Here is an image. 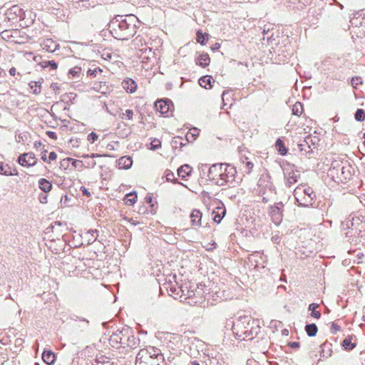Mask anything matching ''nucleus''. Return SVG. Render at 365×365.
Wrapping results in <instances>:
<instances>
[{"instance_id":"obj_1","label":"nucleus","mask_w":365,"mask_h":365,"mask_svg":"<svg viewBox=\"0 0 365 365\" xmlns=\"http://www.w3.org/2000/svg\"><path fill=\"white\" fill-rule=\"evenodd\" d=\"M137 18L130 14L117 16L110 23V33L115 38L119 40H128L136 33Z\"/></svg>"},{"instance_id":"obj_2","label":"nucleus","mask_w":365,"mask_h":365,"mask_svg":"<svg viewBox=\"0 0 365 365\" xmlns=\"http://www.w3.org/2000/svg\"><path fill=\"white\" fill-rule=\"evenodd\" d=\"M259 327H254V321L249 316L240 317L232 326L233 333L239 339H252L259 330Z\"/></svg>"},{"instance_id":"obj_3","label":"nucleus","mask_w":365,"mask_h":365,"mask_svg":"<svg viewBox=\"0 0 365 365\" xmlns=\"http://www.w3.org/2000/svg\"><path fill=\"white\" fill-rule=\"evenodd\" d=\"M156 359L157 361H163L164 357L161 351L154 346H149L145 349H141L136 356L135 365H145L148 360Z\"/></svg>"},{"instance_id":"obj_4","label":"nucleus","mask_w":365,"mask_h":365,"mask_svg":"<svg viewBox=\"0 0 365 365\" xmlns=\"http://www.w3.org/2000/svg\"><path fill=\"white\" fill-rule=\"evenodd\" d=\"M294 197L301 206L308 207L312 205L316 195L311 187H297L294 190Z\"/></svg>"},{"instance_id":"obj_5","label":"nucleus","mask_w":365,"mask_h":365,"mask_svg":"<svg viewBox=\"0 0 365 365\" xmlns=\"http://www.w3.org/2000/svg\"><path fill=\"white\" fill-rule=\"evenodd\" d=\"M236 173L237 170L235 167L225 164L221 176L217 179L216 183L220 186L226 184L233 186V184L235 182Z\"/></svg>"},{"instance_id":"obj_6","label":"nucleus","mask_w":365,"mask_h":365,"mask_svg":"<svg viewBox=\"0 0 365 365\" xmlns=\"http://www.w3.org/2000/svg\"><path fill=\"white\" fill-rule=\"evenodd\" d=\"M202 287H197L195 289L187 290V299L191 305L201 304L204 301Z\"/></svg>"},{"instance_id":"obj_7","label":"nucleus","mask_w":365,"mask_h":365,"mask_svg":"<svg viewBox=\"0 0 365 365\" xmlns=\"http://www.w3.org/2000/svg\"><path fill=\"white\" fill-rule=\"evenodd\" d=\"M127 333L129 334V329H124L121 331H117L110 336L109 344L114 348H119L121 346V341L124 336H126Z\"/></svg>"},{"instance_id":"obj_8","label":"nucleus","mask_w":365,"mask_h":365,"mask_svg":"<svg viewBox=\"0 0 365 365\" xmlns=\"http://www.w3.org/2000/svg\"><path fill=\"white\" fill-rule=\"evenodd\" d=\"M283 206V203L279 202L270 207V215L272 219V222L277 225H279L282 220Z\"/></svg>"},{"instance_id":"obj_9","label":"nucleus","mask_w":365,"mask_h":365,"mask_svg":"<svg viewBox=\"0 0 365 365\" xmlns=\"http://www.w3.org/2000/svg\"><path fill=\"white\" fill-rule=\"evenodd\" d=\"M18 162L22 166L31 167L36 163V158L33 153L21 154L18 158Z\"/></svg>"},{"instance_id":"obj_10","label":"nucleus","mask_w":365,"mask_h":365,"mask_svg":"<svg viewBox=\"0 0 365 365\" xmlns=\"http://www.w3.org/2000/svg\"><path fill=\"white\" fill-rule=\"evenodd\" d=\"M123 339L121 341V346L129 347L130 349L135 348L139 344V339L136 338L133 334L130 329H129V334L127 333L126 336L123 338Z\"/></svg>"},{"instance_id":"obj_11","label":"nucleus","mask_w":365,"mask_h":365,"mask_svg":"<svg viewBox=\"0 0 365 365\" xmlns=\"http://www.w3.org/2000/svg\"><path fill=\"white\" fill-rule=\"evenodd\" d=\"M21 31L19 29L5 30L1 32L2 38L6 41H14L16 43H21L23 41L18 40L20 36Z\"/></svg>"},{"instance_id":"obj_12","label":"nucleus","mask_w":365,"mask_h":365,"mask_svg":"<svg viewBox=\"0 0 365 365\" xmlns=\"http://www.w3.org/2000/svg\"><path fill=\"white\" fill-rule=\"evenodd\" d=\"M225 165V164L223 163L212 165L209 168L207 174L208 178L211 180H216L217 181V179L221 176V173L224 170Z\"/></svg>"},{"instance_id":"obj_13","label":"nucleus","mask_w":365,"mask_h":365,"mask_svg":"<svg viewBox=\"0 0 365 365\" xmlns=\"http://www.w3.org/2000/svg\"><path fill=\"white\" fill-rule=\"evenodd\" d=\"M155 106L157 111L165 115L168 113L170 106L173 105L170 100H158L155 102Z\"/></svg>"},{"instance_id":"obj_14","label":"nucleus","mask_w":365,"mask_h":365,"mask_svg":"<svg viewBox=\"0 0 365 365\" xmlns=\"http://www.w3.org/2000/svg\"><path fill=\"white\" fill-rule=\"evenodd\" d=\"M191 225L195 227L201 226L202 214L199 210H194L190 214Z\"/></svg>"},{"instance_id":"obj_15","label":"nucleus","mask_w":365,"mask_h":365,"mask_svg":"<svg viewBox=\"0 0 365 365\" xmlns=\"http://www.w3.org/2000/svg\"><path fill=\"white\" fill-rule=\"evenodd\" d=\"M122 86L127 92L130 93H134L137 88V84L135 81L131 78L123 80L122 82Z\"/></svg>"},{"instance_id":"obj_16","label":"nucleus","mask_w":365,"mask_h":365,"mask_svg":"<svg viewBox=\"0 0 365 365\" xmlns=\"http://www.w3.org/2000/svg\"><path fill=\"white\" fill-rule=\"evenodd\" d=\"M192 171V168L189 165H183L178 169V175L182 179H185L187 176H189Z\"/></svg>"},{"instance_id":"obj_17","label":"nucleus","mask_w":365,"mask_h":365,"mask_svg":"<svg viewBox=\"0 0 365 365\" xmlns=\"http://www.w3.org/2000/svg\"><path fill=\"white\" fill-rule=\"evenodd\" d=\"M38 187L44 192H48L52 189V184L45 178L38 180Z\"/></svg>"},{"instance_id":"obj_18","label":"nucleus","mask_w":365,"mask_h":365,"mask_svg":"<svg viewBox=\"0 0 365 365\" xmlns=\"http://www.w3.org/2000/svg\"><path fill=\"white\" fill-rule=\"evenodd\" d=\"M133 160L131 158L123 156L118 160V165L120 168L128 169L131 167Z\"/></svg>"},{"instance_id":"obj_19","label":"nucleus","mask_w":365,"mask_h":365,"mask_svg":"<svg viewBox=\"0 0 365 365\" xmlns=\"http://www.w3.org/2000/svg\"><path fill=\"white\" fill-rule=\"evenodd\" d=\"M210 62V58L207 53H202L197 58L196 63L202 67H205L209 65Z\"/></svg>"},{"instance_id":"obj_20","label":"nucleus","mask_w":365,"mask_h":365,"mask_svg":"<svg viewBox=\"0 0 365 365\" xmlns=\"http://www.w3.org/2000/svg\"><path fill=\"white\" fill-rule=\"evenodd\" d=\"M42 359L47 364H52L55 361L54 353L51 351H43L42 354Z\"/></svg>"},{"instance_id":"obj_21","label":"nucleus","mask_w":365,"mask_h":365,"mask_svg":"<svg viewBox=\"0 0 365 365\" xmlns=\"http://www.w3.org/2000/svg\"><path fill=\"white\" fill-rule=\"evenodd\" d=\"M241 163L244 165L243 169H245V172L247 174L250 173L253 168V163L249 160V158L247 156L241 158Z\"/></svg>"},{"instance_id":"obj_22","label":"nucleus","mask_w":365,"mask_h":365,"mask_svg":"<svg viewBox=\"0 0 365 365\" xmlns=\"http://www.w3.org/2000/svg\"><path fill=\"white\" fill-rule=\"evenodd\" d=\"M58 45L51 39H46L43 43V48L48 52H53L57 48Z\"/></svg>"},{"instance_id":"obj_23","label":"nucleus","mask_w":365,"mask_h":365,"mask_svg":"<svg viewBox=\"0 0 365 365\" xmlns=\"http://www.w3.org/2000/svg\"><path fill=\"white\" fill-rule=\"evenodd\" d=\"M216 209L217 210V211H215V210L213 211V214L215 215L214 217H213V220L215 222L219 223L222 220V217L225 216L226 211L224 207H218Z\"/></svg>"},{"instance_id":"obj_24","label":"nucleus","mask_w":365,"mask_h":365,"mask_svg":"<svg viewBox=\"0 0 365 365\" xmlns=\"http://www.w3.org/2000/svg\"><path fill=\"white\" fill-rule=\"evenodd\" d=\"M30 88L32 90V93L35 95H38L41 92V83L40 81H31L29 83Z\"/></svg>"},{"instance_id":"obj_25","label":"nucleus","mask_w":365,"mask_h":365,"mask_svg":"<svg viewBox=\"0 0 365 365\" xmlns=\"http://www.w3.org/2000/svg\"><path fill=\"white\" fill-rule=\"evenodd\" d=\"M137 200V194L133 192H130L125 195L124 198L125 204L127 205H133L135 203Z\"/></svg>"},{"instance_id":"obj_26","label":"nucleus","mask_w":365,"mask_h":365,"mask_svg":"<svg viewBox=\"0 0 365 365\" xmlns=\"http://www.w3.org/2000/svg\"><path fill=\"white\" fill-rule=\"evenodd\" d=\"M305 331L309 336H316L318 328L315 324H309L305 326Z\"/></svg>"},{"instance_id":"obj_27","label":"nucleus","mask_w":365,"mask_h":365,"mask_svg":"<svg viewBox=\"0 0 365 365\" xmlns=\"http://www.w3.org/2000/svg\"><path fill=\"white\" fill-rule=\"evenodd\" d=\"M275 147L279 152V153L282 155H284L287 153V150L281 139H277L275 143Z\"/></svg>"},{"instance_id":"obj_28","label":"nucleus","mask_w":365,"mask_h":365,"mask_svg":"<svg viewBox=\"0 0 365 365\" xmlns=\"http://www.w3.org/2000/svg\"><path fill=\"white\" fill-rule=\"evenodd\" d=\"M258 258L263 260V255L259 252H256L250 255L249 260L251 263H255V267H258L261 264Z\"/></svg>"},{"instance_id":"obj_29","label":"nucleus","mask_w":365,"mask_h":365,"mask_svg":"<svg viewBox=\"0 0 365 365\" xmlns=\"http://www.w3.org/2000/svg\"><path fill=\"white\" fill-rule=\"evenodd\" d=\"M319 307V304L316 303H312L309 306V310L311 311V316L316 318L319 319L321 317V313L316 309Z\"/></svg>"},{"instance_id":"obj_30","label":"nucleus","mask_w":365,"mask_h":365,"mask_svg":"<svg viewBox=\"0 0 365 365\" xmlns=\"http://www.w3.org/2000/svg\"><path fill=\"white\" fill-rule=\"evenodd\" d=\"M211 79L212 77L210 76H202L199 79V84L200 85V86L204 87L205 88H207V86H209V88H211Z\"/></svg>"},{"instance_id":"obj_31","label":"nucleus","mask_w":365,"mask_h":365,"mask_svg":"<svg viewBox=\"0 0 365 365\" xmlns=\"http://www.w3.org/2000/svg\"><path fill=\"white\" fill-rule=\"evenodd\" d=\"M292 114L300 116L303 111V106L300 102H296L292 106Z\"/></svg>"},{"instance_id":"obj_32","label":"nucleus","mask_w":365,"mask_h":365,"mask_svg":"<svg viewBox=\"0 0 365 365\" xmlns=\"http://www.w3.org/2000/svg\"><path fill=\"white\" fill-rule=\"evenodd\" d=\"M352 337L349 336L344 339L342 341V346L346 350H351L355 347V344L351 342Z\"/></svg>"},{"instance_id":"obj_33","label":"nucleus","mask_w":365,"mask_h":365,"mask_svg":"<svg viewBox=\"0 0 365 365\" xmlns=\"http://www.w3.org/2000/svg\"><path fill=\"white\" fill-rule=\"evenodd\" d=\"M98 231L97 230H90L86 233V236L88 237V244H91L95 242L98 237Z\"/></svg>"},{"instance_id":"obj_34","label":"nucleus","mask_w":365,"mask_h":365,"mask_svg":"<svg viewBox=\"0 0 365 365\" xmlns=\"http://www.w3.org/2000/svg\"><path fill=\"white\" fill-rule=\"evenodd\" d=\"M207 40L208 38L207 34H202L200 31H198L197 32V41L198 43H200L202 45H205Z\"/></svg>"},{"instance_id":"obj_35","label":"nucleus","mask_w":365,"mask_h":365,"mask_svg":"<svg viewBox=\"0 0 365 365\" xmlns=\"http://www.w3.org/2000/svg\"><path fill=\"white\" fill-rule=\"evenodd\" d=\"M297 178L298 176L294 172L289 173L287 179V185L290 187L292 184L297 181Z\"/></svg>"},{"instance_id":"obj_36","label":"nucleus","mask_w":365,"mask_h":365,"mask_svg":"<svg viewBox=\"0 0 365 365\" xmlns=\"http://www.w3.org/2000/svg\"><path fill=\"white\" fill-rule=\"evenodd\" d=\"M198 134V130L195 128H193L192 132H190L186 135V140L187 142L195 140Z\"/></svg>"},{"instance_id":"obj_37","label":"nucleus","mask_w":365,"mask_h":365,"mask_svg":"<svg viewBox=\"0 0 365 365\" xmlns=\"http://www.w3.org/2000/svg\"><path fill=\"white\" fill-rule=\"evenodd\" d=\"M42 67H50L51 70H56L58 67V64L54 61H44L42 62Z\"/></svg>"},{"instance_id":"obj_38","label":"nucleus","mask_w":365,"mask_h":365,"mask_svg":"<svg viewBox=\"0 0 365 365\" xmlns=\"http://www.w3.org/2000/svg\"><path fill=\"white\" fill-rule=\"evenodd\" d=\"M354 118L357 121H363L365 120V112L363 109L359 108L356 110Z\"/></svg>"},{"instance_id":"obj_39","label":"nucleus","mask_w":365,"mask_h":365,"mask_svg":"<svg viewBox=\"0 0 365 365\" xmlns=\"http://www.w3.org/2000/svg\"><path fill=\"white\" fill-rule=\"evenodd\" d=\"M166 180L167 181H172L174 182H177V180L175 179L174 173L170 170H166Z\"/></svg>"},{"instance_id":"obj_40","label":"nucleus","mask_w":365,"mask_h":365,"mask_svg":"<svg viewBox=\"0 0 365 365\" xmlns=\"http://www.w3.org/2000/svg\"><path fill=\"white\" fill-rule=\"evenodd\" d=\"M101 73L102 70L100 68H96L94 69H88L87 75L90 76H96L98 73Z\"/></svg>"},{"instance_id":"obj_41","label":"nucleus","mask_w":365,"mask_h":365,"mask_svg":"<svg viewBox=\"0 0 365 365\" xmlns=\"http://www.w3.org/2000/svg\"><path fill=\"white\" fill-rule=\"evenodd\" d=\"M150 145L151 149L155 150L160 147L161 143L158 139L155 138L151 142Z\"/></svg>"},{"instance_id":"obj_42","label":"nucleus","mask_w":365,"mask_h":365,"mask_svg":"<svg viewBox=\"0 0 365 365\" xmlns=\"http://www.w3.org/2000/svg\"><path fill=\"white\" fill-rule=\"evenodd\" d=\"M340 330H341L340 326H339L338 324H335L334 322L331 324V329H330V332L332 334H336Z\"/></svg>"},{"instance_id":"obj_43","label":"nucleus","mask_w":365,"mask_h":365,"mask_svg":"<svg viewBox=\"0 0 365 365\" xmlns=\"http://www.w3.org/2000/svg\"><path fill=\"white\" fill-rule=\"evenodd\" d=\"M98 138V135L96 133L92 132L90 134H88L87 140L91 143H93L96 140H97Z\"/></svg>"},{"instance_id":"obj_44","label":"nucleus","mask_w":365,"mask_h":365,"mask_svg":"<svg viewBox=\"0 0 365 365\" xmlns=\"http://www.w3.org/2000/svg\"><path fill=\"white\" fill-rule=\"evenodd\" d=\"M345 170H346V168L343 166L341 168L340 171H341L342 178H344V180H346L350 178L351 174H350L349 171H348V170L346 171Z\"/></svg>"},{"instance_id":"obj_45","label":"nucleus","mask_w":365,"mask_h":365,"mask_svg":"<svg viewBox=\"0 0 365 365\" xmlns=\"http://www.w3.org/2000/svg\"><path fill=\"white\" fill-rule=\"evenodd\" d=\"M81 71V68L74 67L69 71V73H71L73 76H78Z\"/></svg>"},{"instance_id":"obj_46","label":"nucleus","mask_w":365,"mask_h":365,"mask_svg":"<svg viewBox=\"0 0 365 365\" xmlns=\"http://www.w3.org/2000/svg\"><path fill=\"white\" fill-rule=\"evenodd\" d=\"M362 81L360 77H355L351 79V85L356 88L359 84H361Z\"/></svg>"},{"instance_id":"obj_47","label":"nucleus","mask_w":365,"mask_h":365,"mask_svg":"<svg viewBox=\"0 0 365 365\" xmlns=\"http://www.w3.org/2000/svg\"><path fill=\"white\" fill-rule=\"evenodd\" d=\"M68 160H72V165L75 168H78L81 165L82 167L83 165V162L81 160H77L71 158H68Z\"/></svg>"},{"instance_id":"obj_48","label":"nucleus","mask_w":365,"mask_h":365,"mask_svg":"<svg viewBox=\"0 0 365 365\" xmlns=\"http://www.w3.org/2000/svg\"><path fill=\"white\" fill-rule=\"evenodd\" d=\"M103 155H101V154H98V153H92L91 155H88V154H84L82 155V158H99V157H102ZM103 156H106V155H104Z\"/></svg>"},{"instance_id":"obj_49","label":"nucleus","mask_w":365,"mask_h":365,"mask_svg":"<svg viewBox=\"0 0 365 365\" xmlns=\"http://www.w3.org/2000/svg\"><path fill=\"white\" fill-rule=\"evenodd\" d=\"M86 165L85 167L86 168H93L96 165V162L93 160H88L86 162Z\"/></svg>"},{"instance_id":"obj_50","label":"nucleus","mask_w":365,"mask_h":365,"mask_svg":"<svg viewBox=\"0 0 365 365\" xmlns=\"http://www.w3.org/2000/svg\"><path fill=\"white\" fill-rule=\"evenodd\" d=\"M123 115H125L128 119L131 120L133 118V111L130 109H127L125 113H123Z\"/></svg>"},{"instance_id":"obj_51","label":"nucleus","mask_w":365,"mask_h":365,"mask_svg":"<svg viewBox=\"0 0 365 365\" xmlns=\"http://www.w3.org/2000/svg\"><path fill=\"white\" fill-rule=\"evenodd\" d=\"M163 361H157L156 359H153L152 360H148V365H160V362H163Z\"/></svg>"},{"instance_id":"obj_52","label":"nucleus","mask_w":365,"mask_h":365,"mask_svg":"<svg viewBox=\"0 0 365 365\" xmlns=\"http://www.w3.org/2000/svg\"><path fill=\"white\" fill-rule=\"evenodd\" d=\"M212 297L214 300H217V299H222V293L220 292L216 291L215 293L212 295Z\"/></svg>"},{"instance_id":"obj_53","label":"nucleus","mask_w":365,"mask_h":365,"mask_svg":"<svg viewBox=\"0 0 365 365\" xmlns=\"http://www.w3.org/2000/svg\"><path fill=\"white\" fill-rule=\"evenodd\" d=\"M46 135L48 136V138H51L53 140H56L57 139V135L53 131H47L46 132Z\"/></svg>"},{"instance_id":"obj_54","label":"nucleus","mask_w":365,"mask_h":365,"mask_svg":"<svg viewBox=\"0 0 365 365\" xmlns=\"http://www.w3.org/2000/svg\"><path fill=\"white\" fill-rule=\"evenodd\" d=\"M4 165L3 163H0V174H4L5 175H9L10 174L7 170H4Z\"/></svg>"},{"instance_id":"obj_55","label":"nucleus","mask_w":365,"mask_h":365,"mask_svg":"<svg viewBox=\"0 0 365 365\" xmlns=\"http://www.w3.org/2000/svg\"><path fill=\"white\" fill-rule=\"evenodd\" d=\"M81 190L83 195H86L88 197H91V192L85 187H81Z\"/></svg>"},{"instance_id":"obj_56","label":"nucleus","mask_w":365,"mask_h":365,"mask_svg":"<svg viewBox=\"0 0 365 365\" xmlns=\"http://www.w3.org/2000/svg\"><path fill=\"white\" fill-rule=\"evenodd\" d=\"M79 322L81 323V327H87L88 326L89 322L85 319H79Z\"/></svg>"},{"instance_id":"obj_57","label":"nucleus","mask_w":365,"mask_h":365,"mask_svg":"<svg viewBox=\"0 0 365 365\" xmlns=\"http://www.w3.org/2000/svg\"><path fill=\"white\" fill-rule=\"evenodd\" d=\"M57 158V155L55 152H51L48 155L49 161L55 160Z\"/></svg>"},{"instance_id":"obj_58","label":"nucleus","mask_w":365,"mask_h":365,"mask_svg":"<svg viewBox=\"0 0 365 365\" xmlns=\"http://www.w3.org/2000/svg\"><path fill=\"white\" fill-rule=\"evenodd\" d=\"M289 346L292 348H298L299 346V343L297 341H292L289 343Z\"/></svg>"},{"instance_id":"obj_59","label":"nucleus","mask_w":365,"mask_h":365,"mask_svg":"<svg viewBox=\"0 0 365 365\" xmlns=\"http://www.w3.org/2000/svg\"><path fill=\"white\" fill-rule=\"evenodd\" d=\"M39 200L41 203H46L47 202V196L45 195H43L42 196L40 197Z\"/></svg>"},{"instance_id":"obj_60","label":"nucleus","mask_w":365,"mask_h":365,"mask_svg":"<svg viewBox=\"0 0 365 365\" xmlns=\"http://www.w3.org/2000/svg\"><path fill=\"white\" fill-rule=\"evenodd\" d=\"M16 70L14 67H12L9 69V73L11 76H14L16 75Z\"/></svg>"},{"instance_id":"obj_61","label":"nucleus","mask_w":365,"mask_h":365,"mask_svg":"<svg viewBox=\"0 0 365 365\" xmlns=\"http://www.w3.org/2000/svg\"><path fill=\"white\" fill-rule=\"evenodd\" d=\"M41 159L43 160V161L44 162H46L47 161V158H46V153L43 154L42 156H41Z\"/></svg>"},{"instance_id":"obj_62","label":"nucleus","mask_w":365,"mask_h":365,"mask_svg":"<svg viewBox=\"0 0 365 365\" xmlns=\"http://www.w3.org/2000/svg\"><path fill=\"white\" fill-rule=\"evenodd\" d=\"M145 200H146V202H151V201H152V197H145Z\"/></svg>"},{"instance_id":"obj_63","label":"nucleus","mask_w":365,"mask_h":365,"mask_svg":"<svg viewBox=\"0 0 365 365\" xmlns=\"http://www.w3.org/2000/svg\"><path fill=\"white\" fill-rule=\"evenodd\" d=\"M227 93H226L225 91H224V92L222 93V100H223V101H224V99H225V98H225V96Z\"/></svg>"},{"instance_id":"obj_64","label":"nucleus","mask_w":365,"mask_h":365,"mask_svg":"<svg viewBox=\"0 0 365 365\" xmlns=\"http://www.w3.org/2000/svg\"><path fill=\"white\" fill-rule=\"evenodd\" d=\"M200 296L197 294H195V297H194V299H200Z\"/></svg>"}]
</instances>
